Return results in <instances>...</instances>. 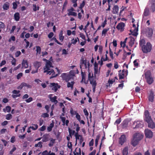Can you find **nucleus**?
I'll list each match as a JSON object with an SVG mask.
<instances>
[{
  "instance_id": "nucleus-1",
  "label": "nucleus",
  "mask_w": 155,
  "mask_h": 155,
  "mask_svg": "<svg viewBox=\"0 0 155 155\" xmlns=\"http://www.w3.org/2000/svg\"><path fill=\"white\" fill-rule=\"evenodd\" d=\"M144 120L148 124V127L152 129L155 128V124L150 116L148 110H146L144 112Z\"/></svg>"
},
{
  "instance_id": "nucleus-2",
  "label": "nucleus",
  "mask_w": 155,
  "mask_h": 155,
  "mask_svg": "<svg viewBox=\"0 0 155 155\" xmlns=\"http://www.w3.org/2000/svg\"><path fill=\"white\" fill-rule=\"evenodd\" d=\"M45 67L44 68V73H47V74H51L53 72H54V70L53 69H50L51 67H53L52 63L49 61H47Z\"/></svg>"
},
{
  "instance_id": "nucleus-3",
  "label": "nucleus",
  "mask_w": 155,
  "mask_h": 155,
  "mask_svg": "<svg viewBox=\"0 0 155 155\" xmlns=\"http://www.w3.org/2000/svg\"><path fill=\"white\" fill-rule=\"evenodd\" d=\"M145 76L147 83L149 84H151L153 81V78L150 71H148L146 72L145 73Z\"/></svg>"
},
{
  "instance_id": "nucleus-4",
  "label": "nucleus",
  "mask_w": 155,
  "mask_h": 155,
  "mask_svg": "<svg viewBox=\"0 0 155 155\" xmlns=\"http://www.w3.org/2000/svg\"><path fill=\"white\" fill-rule=\"evenodd\" d=\"M141 48L143 52L147 53L151 51L152 49V45L150 42H147L146 45L142 46Z\"/></svg>"
},
{
  "instance_id": "nucleus-5",
  "label": "nucleus",
  "mask_w": 155,
  "mask_h": 155,
  "mask_svg": "<svg viewBox=\"0 0 155 155\" xmlns=\"http://www.w3.org/2000/svg\"><path fill=\"white\" fill-rule=\"evenodd\" d=\"M144 31L146 35L148 37H151L153 33V30L151 28L147 27L145 28Z\"/></svg>"
},
{
  "instance_id": "nucleus-6",
  "label": "nucleus",
  "mask_w": 155,
  "mask_h": 155,
  "mask_svg": "<svg viewBox=\"0 0 155 155\" xmlns=\"http://www.w3.org/2000/svg\"><path fill=\"white\" fill-rule=\"evenodd\" d=\"M145 134L146 137L149 138H151L153 136V133L151 130L148 129L145 130Z\"/></svg>"
},
{
  "instance_id": "nucleus-7",
  "label": "nucleus",
  "mask_w": 155,
  "mask_h": 155,
  "mask_svg": "<svg viewBox=\"0 0 155 155\" xmlns=\"http://www.w3.org/2000/svg\"><path fill=\"white\" fill-rule=\"evenodd\" d=\"M61 75L63 80H65L66 82L68 81L72 77L71 75L65 73L62 74Z\"/></svg>"
},
{
  "instance_id": "nucleus-8",
  "label": "nucleus",
  "mask_w": 155,
  "mask_h": 155,
  "mask_svg": "<svg viewBox=\"0 0 155 155\" xmlns=\"http://www.w3.org/2000/svg\"><path fill=\"white\" fill-rule=\"evenodd\" d=\"M143 135L142 133H136V145L139 141L143 137Z\"/></svg>"
},
{
  "instance_id": "nucleus-9",
  "label": "nucleus",
  "mask_w": 155,
  "mask_h": 155,
  "mask_svg": "<svg viewBox=\"0 0 155 155\" xmlns=\"http://www.w3.org/2000/svg\"><path fill=\"white\" fill-rule=\"evenodd\" d=\"M126 141V138L125 135L124 134L122 135L119 139V142L121 145Z\"/></svg>"
},
{
  "instance_id": "nucleus-10",
  "label": "nucleus",
  "mask_w": 155,
  "mask_h": 155,
  "mask_svg": "<svg viewBox=\"0 0 155 155\" xmlns=\"http://www.w3.org/2000/svg\"><path fill=\"white\" fill-rule=\"evenodd\" d=\"M51 86L52 87V89L53 90H54L55 92H56L58 88L60 87V86L58 85L57 84L55 83H51Z\"/></svg>"
},
{
  "instance_id": "nucleus-11",
  "label": "nucleus",
  "mask_w": 155,
  "mask_h": 155,
  "mask_svg": "<svg viewBox=\"0 0 155 155\" xmlns=\"http://www.w3.org/2000/svg\"><path fill=\"white\" fill-rule=\"evenodd\" d=\"M124 26L125 24L123 22H121L118 24L116 27V28L118 30H120L121 31H122L124 30Z\"/></svg>"
},
{
  "instance_id": "nucleus-12",
  "label": "nucleus",
  "mask_w": 155,
  "mask_h": 155,
  "mask_svg": "<svg viewBox=\"0 0 155 155\" xmlns=\"http://www.w3.org/2000/svg\"><path fill=\"white\" fill-rule=\"evenodd\" d=\"M131 144L134 147L136 146V133L134 134L131 139Z\"/></svg>"
},
{
  "instance_id": "nucleus-13",
  "label": "nucleus",
  "mask_w": 155,
  "mask_h": 155,
  "mask_svg": "<svg viewBox=\"0 0 155 155\" xmlns=\"http://www.w3.org/2000/svg\"><path fill=\"white\" fill-rule=\"evenodd\" d=\"M154 93L153 91H151L148 97V100L149 101L152 102L153 101Z\"/></svg>"
},
{
  "instance_id": "nucleus-14",
  "label": "nucleus",
  "mask_w": 155,
  "mask_h": 155,
  "mask_svg": "<svg viewBox=\"0 0 155 155\" xmlns=\"http://www.w3.org/2000/svg\"><path fill=\"white\" fill-rule=\"evenodd\" d=\"M21 64L22 67L25 68H27L28 66V63L26 60H23L22 61Z\"/></svg>"
},
{
  "instance_id": "nucleus-15",
  "label": "nucleus",
  "mask_w": 155,
  "mask_h": 155,
  "mask_svg": "<svg viewBox=\"0 0 155 155\" xmlns=\"http://www.w3.org/2000/svg\"><path fill=\"white\" fill-rule=\"evenodd\" d=\"M129 122V121L127 120H124L122 122L121 124L122 126V127H123V128H124L126 127H127Z\"/></svg>"
},
{
  "instance_id": "nucleus-16",
  "label": "nucleus",
  "mask_w": 155,
  "mask_h": 155,
  "mask_svg": "<svg viewBox=\"0 0 155 155\" xmlns=\"http://www.w3.org/2000/svg\"><path fill=\"white\" fill-rule=\"evenodd\" d=\"M48 134H46L43 135L42 137V141L43 142H46L49 140Z\"/></svg>"
},
{
  "instance_id": "nucleus-17",
  "label": "nucleus",
  "mask_w": 155,
  "mask_h": 155,
  "mask_svg": "<svg viewBox=\"0 0 155 155\" xmlns=\"http://www.w3.org/2000/svg\"><path fill=\"white\" fill-rule=\"evenodd\" d=\"M119 10V7L118 5H114L113 8L112 13L114 14H116L118 13Z\"/></svg>"
},
{
  "instance_id": "nucleus-18",
  "label": "nucleus",
  "mask_w": 155,
  "mask_h": 155,
  "mask_svg": "<svg viewBox=\"0 0 155 155\" xmlns=\"http://www.w3.org/2000/svg\"><path fill=\"white\" fill-rule=\"evenodd\" d=\"M129 38L130 39V40L129 42V45L132 46L134 43L135 38L132 37V36H130L129 37Z\"/></svg>"
},
{
  "instance_id": "nucleus-19",
  "label": "nucleus",
  "mask_w": 155,
  "mask_h": 155,
  "mask_svg": "<svg viewBox=\"0 0 155 155\" xmlns=\"http://www.w3.org/2000/svg\"><path fill=\"white\" fill-rule=\"evenodd\" d=\"M130 31V33L129 34V35L136 37V27H135L133 31L131 29Z\"/></svg>"
},
{
  "instance_id": "nucleus-20",
  "label": "nucleus",
  "mask_w": 155,
  "mask_h": 155,
  "mask_svg": "<svg viewBox=\"0 0 155 155\" xmlns=\"http://www.w3.org/2000/svg\"><path fill=\"white\" fill-rule=\"evenodd\" d=\"M20 15L18 12L16 13L14 15V19L16 21H18L20 19Z\"/></svg>"
},
{
  "instance_id": "nucleus-21",
  "label": "nucleus",
  "mask_w": 155,
  "mask_h": 155,
  "mask_svg": "<svg viewBox=\"0 0 155 155\" xmlns=\"http://www.w3.org/2000/svg\"><path fill=\"white\" fill-rule=\"evenodd\" d=\"M9 3L6 2L3 5V8L5 10H8L9 8Z\"/></svg>"
},
{
  "instance_id": "nucleus-22",
  "label": "nucleus",
  "mask_w": 155,
  "mask_h": 155,
  "mask_svg": "<svg viewBox=\"0 0 155 155\" xmlns=\"http://www.w3.org/2000/svg\"><path fill=\"white\" fill-rule=\"evenodd\" d=\"M143 126V123L142 121H137L136 122V127H142Z\"/></svg>"
},
{
  "instance_id": "nucleus-23",
  "label": "nucleus",
  "mask_w": 155,
  "mask_h": 155,
  "mask_svg": "<svg viewBox=\"0 0 155 155\" xmlns=\"http://www.w3.org/2000/svg\"><path fill=\"white\" fill-rule=\"evenodd\" d=\"M54 122H52L50 124L49 126L47 128V130L48 132H50L52 130V128L54 126Z\"/></svg>"
},
{
  "instance_id": "nucleus-24",
  "label": "nucleus",
  "mask_w": 155,
  "mask_h": 155,
  "mask_svg": "<svg viewBox=\"0 0 155 155\" xmlns=\"http://www.w3.org/2000/svg\"><path fill=\"white\" fill-rule=\"evenodd\" d=\"M94 74H97L98 72V66H97V63L96 62H95L94 63Z\"/></svg>"
},
{
  "instance_id": "nucleus-25",
  "label": "nucleus",
  "mask_w": 155,
  "mask_h": 155,
  "mask_svg": "<svg viewBox=\"0 0 155 155\" xmlns=\"http://www.w3.org/2000/svg\"><path fill=\"white\" fill-rule=\"evenodd\" d=\"M128 148L127 147H125L123 150V155H127L128 152Z\"/></svg>"
},
{
  "instance_id": "nucleus-26",
  "label": "nucleus",
  "mask_w": 155,
  "mask_h": 155,
  "mask_svg": "<svg viewBox=\"0 0 155 155\" xmlns=\"http://www.w3.org/2000/svg\"><path fill=\"white\" fill-rule=\"evenodd\" d=\"M68 131L69 134V135L72 137V135H73L75 133V131L74 130H72L70 128H68Z\"/></svg>"
},
{
  "instance_id": "nucleus-27",
  "label": "nucleus",
  "mask_w": 155,
  "mask_h": 155,
  "mask_svg": "<svg viewBox=\"0 0 155 155\" xmlns=\"http://www.w3.org/2000/svg\"><path fill=\"white\" fill-rule=\"evenodd\" d=\"M74 83V81H71V83L68 82L67 84V87H71L72 89L73 88V85Z\"/></svg>"
},
{
  "instance_id": "nucleus-28",
  "label": "nucleus",
  "mask_w": 155,
  "mask_h": 155,
  "mask_svg": "<svg viewBox=\"0 0 155 155\" xmlns=\"http://www.w3.org/2000/svg\"><path fill=\"white\" fill-rule=\"evenodd\" d=\"M149 14V10L148 8H145L143 13V15L145 16H148Z\"/></svg>"
},
{
  "instance_id": "nucleus-29",
  "label": "nucleus",
  "mask_w": 155,
  "mask_h": 155,
  "mask_svg": "<svg viewBox=\"0 0 155 155\" xmlns=\"http://www.w3.org/2000/svg\"><path fill=\"white\" fill-rule=\"evenodd\" d=\"M127 38H126L125 40L123 42L122 41H121L120 42V45L121 46H122L123 48H124L125 45H126V43L127 40Z\"/></svg>"
},
{
  "instance_id": "nucleus-30",
  "label": "nucleus",
  "mask_w": 155,
  "mask_h": 155,
  "mask_svg": "<svg viewBox=\"0 0 155 155\" xmlns=\"http://www.w3.org/2000/svg\"><path fill=\"white\" fill-rule=\"evenodd\" d=\"M34 66L37 70H38L41 66V63L39 62H36L35 63Z\"/></svg>"
},
{
  "instance_id": "nucleus-31",
  "label": "nucleus",
  "mask_w": 155,
  "mask_h": 155,
  "mask_svg": "<svg viewBox=\"0 0 155 155\" xmlns=\"http://www.w3.org/2000/svg\"><path fill=\"white\" fill-rule=\"evenodd\" d=\"M52 95V94H50L49 95V97L50 101H51V102H53V101H54L57 99V97L55 96L54 97H51V96Z\"/></svg>"
},
{
  "instance_id": "nucleus-32",
  "label": "nucleus",
  "mask_w": 155,
  "mask_h": 155,
  "mask_svg": "<svg viewBox=\"0 0 155 155\" xmlns=\"http://www.w3.org/2000/svg\"><path fill=\"white\" fill-rule=\"evenodd\" d=\"M90 81V84L93 86L94 84H95L96 85H97V83L96 82V81H94V79L93 78H91V79H90L89 80Z\"/></svg>"
},
{
  "instance_id": "nucleus-33",
  "label": "nucleus",
  "mask_w": 155,
  "mask_h": 155,
  "mask_svg": "<svg viewBox=\"0 0 155 155\" xmlns=\"http://www.w3.org/2000/svg\"><path fill=\"white\" fill-rule=\"evenodd\" d=\"M74 136H75V138L76 139V144H75V145H76V144H77V140H78V139L79 140V137H82V136H81L80 135H79L78 134V132H77L75 133V134H74Z\"/></svg>"
},
{
  "instance_id": "nucleus-34",
  "label": "nucleus",
  "mask_w": 155,
  "mask_h": 155,
  "mask_svg": "<svg viewBox=\"0 0 155 155\" xmlns=\"http://www.w3.org/2000/svg\"><path fill=\"white\" fill-rule=\"evenodd\" d=\"M68 15L69 16L72 15L74 16H76L77 15V14L75 12H68Z\"/></svg>"
},
{
  "instance_id": "nucleus-35",
  "label": "nucleus",
  "mask_w": 155,
  "mask_h": 155,
  "mask_svg": "<svg viewBox=\"0 0 155 155\" xmlns=\"http://www.w3.org/2000/svg\"><path fill=\"white\" fill-rule=\"evenodd\" d=\"M12 118V115L10 114H8L6 116V119L7 120H10Z\"/></svg>"
},
{
  "instance_id": "nucleus-36",
  "label": "nucleus",
  "mask_w": 155,
  "mask_h": 155,
  "mask_svg": "<svg viewBox=\"0 0 155 155\" xmlns=\"http://www.w3.org/2000/svg\"><path fill=\"white\" fill-rule=\"evenodd\" d=\"M145 43V40L144 39H142L140 41L139 44L141 46Z\"/></svg>"
},
{
  "instance_id": "nucleus-37",
  "label": "nucleus",
  "mask_w": 155,
  "mask_h": 155,
  "mask_svg": "<svg viewBox=\"0 0 155 155\" xmlns=\"http://www.w3.org/2000/svg\"><path fill=\"white\" fill-rule=\"evenodd\" d=\"M54 142H55V140L51 139V141L50 142V143L48 144L49 146L51 147V146H53V144L54 143Z\"/></svg>"
},
{
  "instance_id": "nucleus-38",
  "label": "nucleus",
  "mask_w": 155,
  "mask_h": 155,
  "mask_svg": "<svg viewBox=\"0 0 155 155\" xmlns=\"http://www.w3.org/2000/svg\"><path fill=\"white\" fill-rule=\"evenodd\" d=\"M33 125L35 127L32 126V127H30V128H31L32 129H33L34 130H36L38 128V125L37 124H33Z\"/></svg>"
},
{
  "instance_id": "nucleus-39",
  "label": "nucleus",
  "mask_w": 155,
  "mask_h": 155,
  "mask_svg": "<svg viewBox=\"0 0 155 155\" xmlns=\"http://www.w3.org/2000/svg\"><path fill=\"white\" fill-rule=\"evenodd\" d=\"M151 4V9L153 12H154L155 11V4Z\"/></svg>"
},
{
  "instance_id": "nucleus-40",
  "label": "nucleus",
  "mask_w": 155,
  "mask_h": 155,
  "mask_svg": "<svg viewBox=\"0 0 155 155\" xmlns=\"http://www.w3.org/2000/svg\"><path fill=\"white\" fill-rule=\"evenodd\" d=\"M109 52H110V56L111 58L112 59H114L113 57V52L111 51V49L110 48H109Z\"/></svg>"
},
{
  "instance_id": "nucleus-41",
  "label": "nucleus",
  "mask_w": 155,
  "mask_h": 155,
  "mask_svg": "<svg viewBox=\"0 0 155 155\" xmlns=\"http://www.w3.org/2000/svg\"><path fill=\"white\" fill-rule=\"evenodd\" d=\"M124 70H123L122 71V73L123 74H119V79H122L124 78Z\"/></svg>"
},
{
  "instance_id": "nucleus-42",
  "label": "nucleus",
  "mask_w": 155,
  "mask_h": 155,
  "mask_svg": "<svg viewBox=\"0 0 155 155\" xmlns=\"http://www.w3.org/2000/svg\"><path fill=\"white\" fill-rule=\"evenodd\" d=\"M85 5V2L84 1H83L82 3H81L79 7V8L80 9H82V8Z\"/></svg>"
},
{
  "instance_id": "nucleus-43",
  "label": "nucleus",
  "mask_w": 155,
  "mask_h": 155,
  "mask_svg": "<svg viewBox=\"0 0 155 155\" xmlns=\"http://www.w3.org/2000/svg\"><path fill=\"white\" fill-rule=\"evenodd\" d=\"M72 144L71 142H69V141L68 143V147L70 149H71V151H72Z\"/></svg>"
},
{
  "instance_id": "nucleus-44",
  "label": "nucleus",
  "mask_w": 155,
  "mask_h": 155,
  "mask_svg": "<svg viewBox=\"0 0 155 155\" xmlns=\"http://www.w3.org/2000/svg\"><path fill=\"white\" fill-rule=\"evenodd\" d=\"M46 129V126L45 125H43L42 127H40L39 130L41 131H44Z\"/></svg>"
},
{
  "instance_id": "nucleus-45",
  "label": "nucleus",
  "mask_w": 155,
  "mask_h": 155,
  "mask_svg": "<svg viewBox=\"0 0 155 155\" xmlns=\"http://www.w3.org/2000/svg\"><path fill=\"white\" fill-rule=\"evenodd\" d=\"M5 27L4 24L1 21H0V28H3Z\"/></svg>"
},
{
  "instance_id": "nucleus-46",
  "label": "nucleus",
  "mask_w": 155,
  "mask_h": 155,
  "mask_svg": "<svg viewBox=\"0 0 155 155\" xmlns=\"http://www.w3.org/2000/svg\"><path fill=\"white\" fill-rule=\"evenodd\" d=\"M16 150V148L15 146H13V148L12 149L10 152V153L12 154L13 152H14Z\"/></svg>"
},
{
  "instance_id": "nucleus-47",
  "label": "nucleus",
  "mask_w": 155,
  "mask_h": 155,
  "mask_svg": "<svg viewBox=\"0 0 155 155\" xmlns=\"http://www.w3.org/2000/svg\"><path fill=\"white\" fill-rule=\"evenodd\" d=\"M6 110L8 112H10L11 111V107L8 106H7L6 107Z\"/></svg>"
},
{
  "instance_id": "nucleus-48",
  "label": "nucleus",
  "mask_w": 155,
  "mask_h": 155,
  "mask_svg": "<svg viewBox=\"0 0 155 155\" xmlns=\"http://www.w3.org/2000/svg\"><path fill=\"white\" fill-rule=\"evenodd\" d=\"M109 28H105L103 29L102 31V34H105L107 31L109 30Z\"/></svg>"
},
{
  "instance_id": "nucleus-49",
  "label": "nucleus",
  "mask_w": 155,
  "mask_h": 155,
  "mask_svg": "<svg viewBox=\"0 0 155 155\" xmlns=\"http://www.w3.org/2000/svg\"><path fill=\"white\" fill-rule=\"evenodd\" d=\"M23 75V74L22 73H20L18 74L17 76V78L18 79H19Z\"/></svg>"
},
{
  "instance_id": "nucleus-50",
  "label": "nucleus",
  "mask_w": 155,
  "mask_h": 155,
  "mask_svg": "<svg viewBox=\"0 0 155 155\" xmlns=\"http://www.w3.org/2000/svg\"><path fill=\"white\" fill-rule=\"evenodd\" d=\"M41 48L39 46H37L36 47V51L37 53H38L39 54L41 52Z\"/></svg>"
},
{
  "instance_id": "nucleus-51",
  "label": "nucleus",
  "mask_w": 155,
  "mask_h": 155,
  "mask_svg": "<svg viewBox=\"0 0 155 155\" xmlns=\"http://www.w3.org/2000/svg\"><path fill=\"white\" fill-rule=\"evenodd\" d=\"M21 54V52L20 51H17L15 53V56L16 57H18Z\"/></svg>"
},
{
  "instance_id": "nucleus-52",
  "label": "nucleus",
  "mask_w": 155,
  "mask_h": 155,
  "mask_svg": "<svg viewBox=\"0 0 155 155\" xmlns=\"http://www.w3.org/2000/svg\"><path fill=\"white\" fill-rule=\"evenodd\" d=\"M20 92V91H17L16 90H14L12 93L13 94H19V93Z\"/></svg>"
},
{
  "instance_id": "nucleus-53",
  "label": "nucleus",
  "mask_w": 155,
  "mask_h": 155,
  "mask_svg": "<svg viewBox=\"0 0 155 155\" xmlns=\"http://www.w3.org/2000/svg\"><path fill=\"white\" fill-rule=\"evenodd\" d=\"M80 36L82 39L86 40L85 37V35L82 33H81L80 34Z\"/></svg>"
},
{
  "instance_id": "nucleus-54",
  "label": "nucleus",
  "mask_w": 155,
  "mask_h": 155,
  "mask_svg": "<svg viewBox=\"0 0 155 155\" xmlns=\"http://www.w3.org/2000/svg\"><path fill=\"white\" fill-rule=\"evenodd\" d=\"M7 131V130L6 129H2L1 131L0 132L1 134H3L5 133Z\"/></svg>"
},
{
  "instance_id": "nucleus-55",
  "label": "nucleus",
  "mask_w": 155,
  "mask_h": 155,
  "mask_svg": "<svg viewBox=\"0 0 155 155\" xmlns=\"http://www.w3.org/2000/svg\"><path fill=\"white\" fill-rule=\"evenodd\" d=\"M11 40H12L14 41H15V37L14 36H12L11 38L9 39L8 41L9 42L11 41Z\"/></svg>"
},
{
  "instance_id": "nucleus-56",
  "label": "nucleus",
  "mask_w": 155,
  "mask_h": 155,
  "mask_svg": "<svg viewBox=\"0 0 155 155\" xmlns=\"http://www.w3.org/2000/svg\"><path fill=\"white\" fill-rule=\"evenodd\" d=\"M13 8L14 9H15L17 8V5L15 2H14L13 3Z\"/></svg>"
},
{
  "instance_id": "nucleus-57",
  "label": "nucleus",
  "mask_w": 155,
  "mask_h": 155,
  "mask_svg": "<svg viewBox=\"0 0 155 155\" xmlns=\"http://www.w3.org/2000/svg\"><path fill=\"white\" fill-rule=\"evenodd\" d=\"M121 121V120L120 118H119L118 119H117L115 122L114 124H119L120 122Z\"/></svg>"
},
{
  "instance_id": "nucleus-58",
  "label": "nucleus",
  "mask_w": 155,
  "mask_h": 155,
  "mask_svg": "<svg viewBox=\"0 0 155 155\" xmlns=\"http://www.w3.org/2000/svg\"><path fill=\"white\" fill-rule=\"evenodd\" d=\"M20 95H21L20 94H15L12 95V96L13 98H16V97H20Z\"/></svg>"
},
{
  "instance_id": "nucleus-59",
  "label": "nucleus",
  "mask_w": 155,
  "mask_h": 155,
  "mask_svg": "<svg viewBox=\"0 0 155 155\" xmlns=\"http://www.w3.org/2000/svg\"><path fill=\"white\" fill-rule=\"evenodd\" d=\"M54 35V34L52 32H50L48 35V37L51 38Z\"/></svg>"
},
{
  "instance_id": "nucleus-60",
  "label": "nucleus",
  "mask_w": 155,
  "mask_h": 155,
  "mask_svg": "<svg viewBox=\"0 0 155 155\" xmlns=\"http://www.w3.org/2000/svg\"><path fill=\"white\" fill-rule=\"evenodd\" d=\"M114 68L115 69H117L118 68V65L117 62V61H115L114 64Z\"/></svg>"
},
{
  "instance_id": "nucleus-61",
  "label": "nucleus",
  "mask_w": 155,
  "mask_h": 155,
  "mask_svg": "<svg viewBox=\"0 0 155 155\" xmlns=\"http://www.w3.org/2000/svg\"><path fill=\"white\" fill-rule=\"evenodd\" d=\"M94 140L93 139H92L89 143V145L90 146H92L94 144Z\"/></svg>"
},
{
  "instance_id": "nucleus-62",
  "label": "nucleus",
  "mask_w": 155,
  "mask_h": 155,
  "mask_svg": "<svg viewBox=\"0 0 155 155\" xmlns=\"http://www.w3.org/2000/svg\"><path fill=\"white\" fill-rule=\"evenodd\" d=\"M32 100V98L31 97H30L28 99H26L25 101L29 103L31 102Z\"/></svg>"
},
{
  "instance_id": "nucleus-63",
  "label": "nucleus",
  "mask_w": 155,
  "mask_h": 155,
  "mask_svg": "<svg viewBox=\"0 0 155 155\" xmlns=\"http://www.w3.org/2000/svg\"><path fill=\"white\" fill-rule=\"evenodd\" d=\"M115 81L113 79H109L108 81V83L109 84H113V82H114Z\"/></svg>"
},
{
  "instance_id": "nucleus-64",
  "label": "nucleus",
  "mask_w": 155,
  "mask_h": 155,
  "mask_svg": "<svg viewBox=\"0 0 155 155\" xmlns=\"http://www.w3.org/2000/svg\"><path fill=\"white\" fill-rule=\"evenodd\" d=\"M42 155H48L49 154H48V151L45 150L42 153Z\"/></svg>"
}]
</instances>
